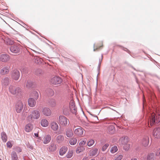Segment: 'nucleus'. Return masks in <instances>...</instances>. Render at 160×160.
I'll return each mask as SVG.
<instances>
[{
    "instance_id": "obj_35",
    "label": "nucleus",
    "mask_w": 160,
    "mask_h": 160,
    "mask_svg": "<svg viewBox=\"0 0 160 160\" xmlns=\"http://www.w3.org/2000/svg\"><path fill=\"white\" fill-rule=\"evenodd\" d=\"M154 154L153 153L149 154L147 156V160H154Z\"/></svg>"
},
{
    "instance_id": "obj_22",
    "label": "nucleus",
    "mask_w": 160,
    "mask_h": 160,
    "mask_svg": "<svg viewBox=\"0 0 160 160\" xmlns=\"http://www.w3.org/2000/svg\"><path fill=\"white\" fill-rule=\"evenodd\" d=\"M68 150V148L65 146H62L60 149L59 154L61 156H63L67 152Z\"/></svg>"
},
{
    "instance_id": "obj_37",
    "label": "nucleus",
    "mask_w": 160,
    "mask_h": 160,
    "mask_svg": "<svg viewBox=\"0 0 160 160\" xmlns=\"http://www.w3.org/2000/svg\"><path fill=\"white\" fill-rule=\"evenodd\" d=\"M33 83L30 81H27L26 82V87L28 88H29L32 87L33 85Z\"/></svg>"
},
{
    "instance_id": "obj_11",
    "label": "nucleus",
    "mask_w": 160,
    "mask_h": 160,
    "mask_svg": "<svg viewBox=\"0 0 160 160\" xmlns=\"http://www.w3.org/2000/svg\"><path fill=\"white\" fill-rule=\"evenodd\" d=\"M70 111L73 113L76 114L77 109L75 105V103L73 100H71L69 105Z\"/></svg>"
},
{
    "instance_id": "obj_20",
    "label": "nucleus",
    "mask_w": 160,
    "mask_h": 160,
    "mask_svg": "<svg viewBox=\"0 0 160 160\" xmlns=\"http://www.w3.org/2000/svg\"><path fill=\"white\" fill-rule=\"evenodd\" d=\"M36 100L33 98H30L28 100V105L31 107H34L36 104Z\"/></svg>"
},
{
    "instance_id": "obj_56",
    "label": "nucleus",
    "mask_w": 160,
    "mask_h": 160,
    "mask_svg": "<svg viewBox=\"0 0 160 160\" xmlns=\"http://www.w3.org/2000/svg\"><path fill=\"white\" fill-rule=\"evenodd\" d=\"M0 160H2V159L1 158H0Z\"/></svg>"
},
{
    "instance_id": "obj_53",
    "label": "nucleus",
    "mask_w": 160,
    "mask_h": 160,
    "mask_svg": "<svg viewBox=\"0 0 160 160\" xmlns=\"http://www.w3.org/2000/svg\"><path fill=\"white\" fill-rule=\"evenodd\" d=\"M36 59H37V60H38V59H39V57H38V58H36Z\"/></svg>"
},
{
    "instance_id": "obj_5",
    "label": "nucleus",
    "mask_w": 160,
    "mask_h": 160,
    "mask_svg": "<svg viewBox=\"0 0 160 160\" xmlns=\"http://www.w3.org/2000/svg\"><path fill=\"white\" fill-rule=\"evenodd\" d=\"M76 128V127L74 126L73 130L75 134L79 137L82 136L83 134L84 129L80 126H78L77 128Z\"/></svg>"
},
{
    "instance_id": "obj_51",
    "label": "nucleus",
    "mask_w": 160,
    "mask_h": 160,
    "mask_svg": "<svg viewBox=\"0 0 160 160\" xmlns=\"http://www.w3.org/2000/svg\"><path fill=\"white\" fill-rule=\"evenodd\" d=\"M131 160H137L136 158H132Z\"/></svg>"
},
{
    "instance_id": "obj_8",
    "label": "nucleus",
    "mask_w": 160,
    "mask_h": 160,
    "mask_svg": "<svg viewBox=\"0 0 160 160\" xmlns=\"http://www.w3.org/2000/svg\"><path fill=\"white\" fill-rule=\"evenodd\" d=\"M50 82L54 85L60 84L62 82V79L59 77L54 76L51 78Z\"/></svg>"
},
{
    "instance_id": "obj_39",
    "label": "nucleus",
    "mask_w": 160,
    "mask_h": 160,
    "mask_svg": "<svg viewBox=\"0 0 160 160\" xmlns=\"http://www.w3.org/2000/svg\"><path fill=\"white\" fill-rule=\"evenodd\" d=\"M123 148L126 150L128 151L129 150L130 148V144L127 143L126 144L123 145Z\"/></svg>"
},
{
    "instance_id": "obj_55",
    "label": "nucleus",
    "mask_w": 160,
    "mask_h": 160,
    "mask_svg": "<svg viewBox=\"0 0 160 160\" xmlns=\"http://www.w3.org/2000/svg\"><path fill=\"white\" fill-rule=\"evenodd\" d=\"M19 149H20V152H21V149H20V148H19Z\"/></svg>"
},
{
    "instance_id": "obj_18",
    "label": "nucleus",
    "mask_w": 160,
    "mask_h": 160,
    "mask_svg": "<svg viewBox=\"0 0 160 160\" xmlns=\"http://www.w3.org/2000/svg\"><path fill=\"white\" fill-rule=\"evenodd\" d=\"M149 143V138L148 136L144 137L142 140V144L144 147H147Z\"/></svg>"
},
{
    "instance_id": "obj_1",
    "label": "nucleus",
    "mask_w": 160,
    "mask_h": 160,
    "mask_svg": "<svg viewBox=\"0 0 160 160\" xmlns=\"http://www.w3.org/2000/svg\"><path fill=\"white\" fill-rule=\"evenodd\" d=\"M151 126L160 123V112H156V113L151 114L148 119V123Z\"/></svg>"
},
{
    "instance_id": "obj_41",
    "label": "nucleus",
    "mask_w": 160,
    "mask_h": 160,
    "mask_svg": "<svg viewBox=\"0 0 160 160\" xmlns=\"http://www.w3.org/2000/svg\"><path fill=\"white\" fill-rule=\"evenodd\" d=\"M86 141V139L81 140L79 143V145L81 146H83L85 144Z\"/></svg>"
},
{
    "instance_id": "obj_33",
    "label": "nucleus",
    "mask_w": 160,
    "mask_h": 160,
    "mask_svg": "<svg viewBox=\"0 0 160 160\" xmlns=\"http://www.w3.org/2000/svg\"><path fill=\"white\" fill-rule=\"evenodd\" d=\"M77 142V139L75 138H71L69 141V143L71 145L75 144Z\"/></svg>"
},
{
    "instance_id": "obj_16",
    "label": "nucleus",
    "mask_w": 160,
    "mask_h": 160,
    "mask_svg": "<svg viewBox=\"0 0 160 160\" xmlns=\"http://www.w3.org/2000/svg\"><path fill=\"white\" fill-rule=\"evenodd\" d=\"M51 140V135L48 134L44 136L42 140V142L44 144H46L49 143Z\"/></svg>"
},
{
    "instance_id": "obj_10",
    "label": "nucleus",
    "mask_w": 160,
    "mask_h": 160,
    "mask_svg": "<svg viewBox=\"0 0 160 160\" xmlns=\"http://www.w3.org/2000/svg\"><path fill=\"white\" fill-rule=\"evenodd\" d=\"M20 76V73L19 71L17 69H14L13 70L12 74L11 77L15 80H18Z\"/></svg>"
},
{
    "instance_id": "obj_49",
    "label": "nucleus",
    "mask_w": 160,
    "mask_h": 160,
    "mask_svg": "<svg viewBox=\"0 0 160 160\" xmlns=\"http://www.w3.org/2000/svg\"><path fill=\"white\" fill-rule=\"evenodd\" d=\"M110 127H111V128L112 129V130H113V129H114V127H113V126H110V127H109V128H110Z\"/></svg>"
},
{
    "instance_id": "obj_38",
    "label": "nucleus",
    "mask_w": 160,
    "mask_h": 160,
    "mask_svg": "<svg viewBox=\"0 0 160 160\" xmlns=\"http://www.w3.org/2000/svg\"><path fill=\"white\" fill-rule=\"evenodd\" d=\"M118 148L116 146H114L112 147L110 151L112 153H114L117 151Z\"/></svg>"
},
{
    "instance_id": "obj_40",
    "label": "nucleus",
    "mask_w": 160,
    "mask_h": 160,
    "mask_svg": "<svg viewBox=\"0 0 160 160\" xmlns=\"http://www.w3.org/2000/svg\"><path fill=\"white\" fill-rule=\"evenodd\" d=\"M123 158V156L122 155H120L115 156L113 160H121Z\"/></svg>"
},
{
    "instance_id": "obj_6",
    "label": "nucleus",
    "mask_w": 160,
    "mask_h": 160,
    "mask_svg": "<svg viewBox=\"0 0 160 160\" xmlns=\"http://www.w3.org/2000/svg\"><path fill=\"white\" fill-rule=\"evenodd\" d=\"M22 47L20 45H15L10 47L11 51L14 53H18L20 52Z\"/></svg>"
},
{
    "instance_id": "obj_23",
    "label": "nucleus",
    "mask_w": 160,
    "mask_h": 160,
    "mask_svg": "<svg viewBox=\"0 0 160 160\" xmlns=\"http://www.w3.org/2000/svg\"><path fill=\"white\" fill-rule=\"evenodd\" d=\"M33 128V126L32 124L29 123L27 124L25 127V131L28 132L31 131Z\"/></svg>"
},
{
    "instance_id": "obj_54",
    "label": "nucleus",
    "mask_w": 160,
    "mask_h": 160,
    "mask_svg": "<svg viewBox=\"0 0 160 160\" xmlns=\"http://www.w3.org/2000/svg\"><path fill=\"white\" fill-rule=\"evenodd\" d=\"M91 160H95L94 159H92Z\"/></svg>"
},
{
    "instance_id": "obj_3",
    "label": "nucleus",
    "mask_w": 160,
    "mask_h": 160,
    "mask_svg": "<svg viewBox=\"0 0 160 160\" xmlns=\"http://www.w3.org/2000/svg\"><path fill=\"white\" fill-rule=\"evenodd\" d=\"M40 113L39 111L34 110L30 112V115L28 117V120L30 121L33 119H37L40 117Z\"/></svg>"
},
{
    "instance_id": "obj_45",
    "label": "nucleus",
    "mask_w": 160,
    "mask_h": 160,
    "mask_svg": "<svg viewBox=\"0 0 160 160\" xmlns=\"http://www.w3.org/2000/svg\"><path fill=\"white\" fill-rule=\"evenodd\" d=\"M7 146L9 148H12V145L10 142H8L7 143Z\"/></svg>"
},
{
    "instance_id": "obj_27",
    "label": "nucleus",
    "mask_w": 160,
    "mask_h": 160,
    "mask_svg": "<svg viewBox=\"0 0 160 160\" xmlns=\"http://www.w3.org/2000/svg\"><path fill=\"white\" fill-rule=\"evenodd\" d=\"M49 124L48 121L46 119H42L41 120V124L43 127H47Z\"/></svg>"
},
{
    "instance_id": "obj_34",
    "label": "nucleus",
    "mask_w": 160,
    "mask_h": 160,
    "mask_svg": "<svg viewBox=\"0 0 160 160\" xmlns=\"http://www.w3.org/2000/svg\"><path fill=\"white\" fill-rule=\"evenodd\" d=\"M73 154V151L72 150H69L68 153L67 154L66 157L68 158H71Z\"/></svg>"
},
{
    "instance_id": "obj_43",
    "label": "nucleus",
    "mask_w": 160,
    "mask_h": 160,
    "mask_svg": "<svg viewBox=\"0 0 160 160\" xmlns=\"http://www.w3.org/2000/svg\"><path fill=\"white\" fill-rule=\"evenodd\" d=\"M50 105L52 107H54L56 105V102L54 100H52Z\"/></svg>"
},
{
    "instance_id": "obj_4",
    "label": "nucleus",
    "mask_w": 160,
    "mask_h": 160,
    "mask_svg": "<svg viewBox=\"0 0 160 160\" xmlns=\"http://www.w3.org/2000/svg\"><path fill=\"white\" fill-rule=\"evenodd\" d=\"M58 123L62 126H66L69 124V120L65 117L60 116L58 118Z\"/></svg>"
},
{
    "instance_id": "obj_7",
    "label": "nucleus",
    "mask_w": 160,
    "mask_h": 160,
    "mask_svg": "<svg viewBox=\"0 0 160 160\" xmlns=\"http://www.w3.org/2000/svg\"><path fill=\"white\" fill-rule=\"evenodd\" d=\"M23 107V104L22 101L18 100L16 102L15 105V109L17 113H20L22 112Z\"/></svg>"
},
{
    "instance_id": "obj_47",
    "label": "nucleus",
    "mask_w": 160,
    "mask_h": 160,
    "mask_svg": "<svg viewBox=\"0 0 160 160\" xmlns=\"http://www.w3.org/2000/svg\"><path fill=\"white\" fill-rule=\"evenodd\" d=\"M41 138L40 137H39L38 138V140H37V142H39L41 141Z\"/></svg>"
},
{
    "instance_id": "obj_50",
    "label": "nucleus",
    "mask_w": 160,
    "mask_h": 160,
    "mask_svg": "<svg viewBox=\"0 0 160 160\" xmlns=\"http://www.w3.org/2000/svg\"><path fill=\"white\" fill-rule=\"evenodd\" d=\"M35 136L37 137H38V133H35Z\"/></svg>"
},
{
    "instance_id": "obj_24",
    "label": "nucleus",
    "mask_w": 160,
    "mask_h": 160,
    "mask_svg": "<svg viewBox=\"0 0 160 160\" xmlns=\"http://www.w3.org/2000/svg\"><path fill=\"white\" fill-rule=\"evenodd\" d=\"M64 136L61 135H58L56 138V142L58 144L62 143L64 141Z\"/></svg>"
},
{
    "instance_id": "obj_32",
    "label": "nucleus",
    "mask_w": 160,
    "mask_h": 160,
    "mask_svg": "<svg viewBox=\"0 0 160 160\" xmlns=\"http://www.w3.org/2000/svg\"><path fill=\"white\" fill-rule=\"evenodd\" d=\"M70 111L69 109L66 106H64L63 107V113L65 115H67L68 114Z\"/></svg>"
},
{
    "instance_id": "obj_12",
    "label": "nucleus",
    "mask_w": 160,
    "mask_h": 160,
    "mask_svg": "<svg viewBox=\"0 0 160 160\" xmlns=\"http://www.w3.org/2000/svg\"><path fill=\"white\" fill-rule=\"evenodd\" d=\"M57 149L56 144L54 142L50 143L48 148V150L50 152H55Z\"/></svg>"
},
{
    "instance_id": "obj_48",
    "label": "nucleus",
    "mask_w": 160,
    "mask_h": 160,
    "mask_svg": "<svg viewBox=\"0 0 160 160\" xmlns=\"http://www.w3.org/2000/svg\"><path fill=\"white\" fill-rule=\"evenodd\" d=\"M82 160H88V157H85L83 158Z\"/></svg>"
},
{
    "instance_id": "obj_9",
    "label": "nucleus",
    "mask_w": 160,
    "mask_h": 160,
    "mask_svg": "<svg viewBox=\"0 0 160 160\" xmlns=\"http://www.w3.org/2000/svg\"><path fill=\"white\" fill-rule=\"evenodd\" d=\"M10 68L8 66L2 67L1 68L0 73L2 75L8 74L10 71Z\"/></svg>"
},
{
    "instance_id": "obj_46",
    "label": "nucleus",
    "mask_w": 160,
    "mask_h": 160,
    "mask_svg": "<svg viewBox=\"0 0 160 160\" xmlns=\"http://www.w3.org/2000/svg\"><path fill=\"white\" fill-rule=\"evenodd\" d=\"M156 154V155L157 156H160V149H159L157 150Z\"/></svg>"
},
{
    "instance_id": "obj_36",
    "label": "nucleus",
    "mask_w": 160,
    "mask_h": 160,
    "mask_svg": "<svg viewBox=\"0 0 160 160\" xmlns=\"http://www.w3.org/2000/svg\"><path fill=\"white\" fill-rule=\"evenodd\" d=\"M12 157L13 160H17L18 157L16 153L15 152H12Z\"/></svg>"
},
{
    "instance_id": "obj_13",
    "label": "nucleus",
    "mask_w": 160,
    "mask_h": 160,
    "mask_svg": "<svg viewBox=\"0 0 160 160\" xmlns=\"http://www.w3.org/2000/svg\"><path fill=\"white\" fill-rule=\"evenodd\" d=\"M153 135L157 138H160V128H156L153 131Z\"/></svg>"
},
{
    "instance_id": "obj_14",
    "label": "nucleus",
    "mask_w": 160,
    "mask_h": 160,
    "mask_svg": "<svg viewBox=\"0 0 160 160\" xmlns=\"http://www.w3.org/2000/svg\"><path fill=\"white\" fill-rule=\"evenodd\" d=\"M10 58L8 54H3L0 55V61L2 62H7L9 61Z\"/></svg>"
},
{
    "instance_id": "obj_15",
    "label": "nucleus",
    "mask_w": 160,
    "mask_h": 160,
    "mask_svg": "<svg viewBox=\"0 0 160 160\" xmlns=\"http://www.w3.org/2000/svg\"><path fill=\"white\" fill-rule=\"evenodd\" d=\"M129 141L128 138L126 136L122 137L119 140V142L123 145L128 143Z\"/></svg>"
},
{
    "instance_id": "obj_29",
    "label": "nucleus",
    "mask_w": 160,
    "mask_h": 160,
    "mask_svg": "<svg viewBox=\"0 0 160 160\" xmlns=\"http://www.w3.org/2000/svg\"><path fill=\"white\" fill-rule=\"evenodd\" d=\"M1 136L2 141L4 142H6L8 139V137L6 133L4 132H2L1 133Z\"/></svg>"
},
{
    "instance_id": "obj_19",
    "label": "nucleus",
    "mask_w": 160,
    "mask_h": 160,
    "mask_svg": "<svg viewBox=\"0 0 160 160\" xmlns=\"http://www.w3.org/2000/svg\"><path fill=\"white\" fill-rule=\"evenodd\" d=\"M98 152V148H94L90 150L88 154L90 157H93L97 154Z\"/></svg>"
},
{
    "instance_id": "obj_2",
    "label": "nucleus",
    "mask_w": 160,
    "mask_h": 160,
    "mask_svg": "<svg viewBox=\"0 0 160 160\" xmlns=\"http://www.w3.org/2000/svg\"><path fill=\"white\" fill-rule=\"evenodd\" d=\"M9 91L12 94L19 96L22 95L23 93L22 91L20 88L13 86H10Z\"/></svg>"
},
{
    "instance_id": "obj_42",
    "label": "nucleus",
    "mask_w": 160,
    "mask_h": 160,
    "mask_svg": "<svg viewBox=\"0 0 160 160\" xmlns=\"http://www.w3.org/2000/svg\"><path fill=\"white\" fill-rule=\"evenodd\" d=\"M94 141L92 139L90 140L87 143V145L89 147L92 146L94 143Z\"/></svg>"
},
{
    "instance_id": "obj_26",
    "label": "nucleus",
    "mask_w": 160,
    "mask_h": 160,
    "mask_svg": "<svg viewBox=\"0 0 160 160\" xmlns=\"http://www.w3.org/2000/svg\"><path fill=\"white\" fill-rule=\"evenodd\" d=\"M4 38V37H3ZM3 40L6 44L8 45H11L13 44L14 43L13 41L11 40L10 39L8 38H5Z\"/></svg>"
},
{
    "instance_id": "obj_17",
    "label": "nucleus",
    "mask_w": 160,
    "mask_h": 160,
    "mask_svg": "<svg viewBox=\"0 0 160 160\" xmlns=\"http://www.w3.org/2000/svg\"><path fill=\"white\" fill-rule=\"evenodd\" d=\"M42 112V113L46 116H49L51 115V111L48 108L45 107L43 108Z\"/></svg>"
},
{
    "instance_id": "obj_52",
    "label": "nucleus",
    "mask_w": 160,
    "mask_h": 160,
    "mask_svg": "<svg viewBox=\"0 0 160 160\" xmlns=\"http://www.w3.org/2000/svg\"><path fill=\"white\" fill-rule=\"evenodd\" d=\"M97 49H98V48H96V49L94 48V51H96Z\"/></svg>"
},
{
    "instance_id": "obj_25",
    "label": "nucleus",
    "mask_w": 160,
    "mask_h": 160,
    "mask_svg": "<svg viewBox=\"0 0 160 160\" xmlns=\"http://www.w3.org/2000/svg\"><path fill=\"white\" fill-rule=\"evenodd\" d=\"M9 82V78L8 77H5L2 80V85L4 86L8 85Z\"/></svg>"
},
{
    "instance_id": "obj_31",
    "label": "nucleus",
    "mask_w": 160,
    "mask_h": 160,
    "mask_svg": "<svg viewBox=\"0 0 160 160\" xmlns=\"http://www.w3.org/2000/svg\"><path fill=\"white\" fill-rule=\"evenodd\" d=\"M31 96L32 97V98L37 100L39 97L38 93L36 91H34L31 94Z\"/></svg>"
},
{
    "instance_id": "obj_28",
    "label": "nucleus",
    "mask_w": 160,
    "mask_h": 160,
    "mask_svg": "<svg viewBox=\"0 0 160 160\" xmlns=\"http://www.w3.org/2000/svg\"><path fill=\"white\" fill-rule=\"evenodd\" d=\"M73 132L72 130L70 129H68L66 131V135L68 138H71L73 135Z\"/></svg>"
},
{
    "instance_id": "obj_30",
    "label": "nucleus",
    "mask_w": 160,
    "mask_h": 160,
    "mask_svg": "<svg viewBox=\"0 0 160 160\" xmlns=\"http://www.w3.org/2000/svg\"><path fill=\"white\" fill-rule=\"evenodd\" d=\"M85 150V148L83 146H80L77 148L76 149V152L77 154H79L81 152Z\"/></svg>"
},
{
    "instance_id": "obj_44",
    "label": "nucleus",
    "mask_w": 160,
    "mask_h": 160,
    "mask_svg": "<svg viewBox=\"0 0 160 160\" xmlns=\"http://www.w3.org/2000/svg\"><path fill=\"white\" fill-rule=\"evenodd\" d=\"M109 144H106L104 145L102 147V151H104L108 147Z\"/></svg>"
},
{
    "instance_id": "obj_21",
    "label": "nucleus",
    "mask_w": 160,
    "mask_h": 160,
    "mask_svg": "<svg viewBox=\"0 0 160 160\" xmlns=\"http://www.w3.org/2000/svg\"><path fill=\"white\" fill-rule=\"evenodd\" d=\"M50 127L54 131H57L58 128V126L57 122H53L50 124Z\"/></svg>"
}]
</instances>
